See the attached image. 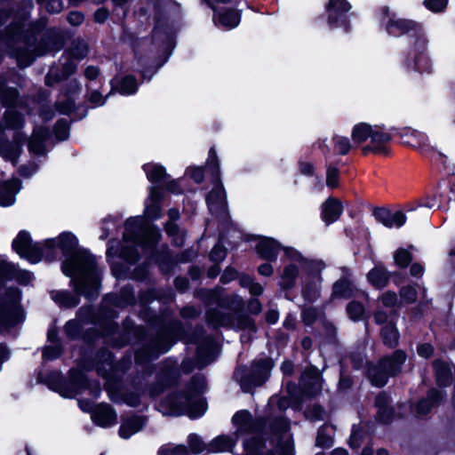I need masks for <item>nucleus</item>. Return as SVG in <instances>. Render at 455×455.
Listing matches in <instances>:
<instances>
[{
	"label": "nucleus",
	"mask_w": 455,
	"mask_h": 455,
	"mask_svg": "<svg viewBox=\"0 0 455 455\" xmlns=\"http://www.w3.org/2000/svg\"><path fill=\"white\" fill-rule=\"evenodd\" d=\"M158 455H188V453L186 446L169 443L159 449Z\"/></svg>",
	"instance_id": "45"
},
{
	"label": "nucleus",
	"mask_w": 455,
	"mask_h": 455,
	"mask_svg": "<svg viewBox=\"0 0 455 455\" xmlns=\"http://www.w3.org/2000/svg\"><path fill=\"white\" fill-rule=\"evenodd\" d=\"M217 351V344L211 339H207L200 344L197 348V357L199 367H204L210 363L214 358Z\"/></svg>",
	"instance_id": "30"
},
{
	"label": "nucleus",
	"mask_w": 455,
	"mask_h": 455,
	"mask_svg": "<svg viewBox=\"0 0 455 455\" xmlns=\"http://www.w3.org/2000/svg\"><path fill=\"white\" fill-rule=\"evenodd\" d=\"M113 87H116L123 95H131L136 92L138 84L132 76H127L119 82H115V84H113Z\"/></svg>",
	"instance_id": "40"
},
{
	"label": "nucleus",
	"mask_w": 455,
	"mask_h": 455,
	"mask_svg": "<svg viewBox=\"0 0 455 455\" xmlns=\"http://www.w3.org/2000/svg\"><path fill=\"white\" fill-rule=\"evenodd\" d=\"M169 221L165 225V232L172 236L176 245L181 246L184 243L185 235L180 231L178 226L174 223L180 218V212L177 209H170L168 212Z\"/></svg>",
	"instance_id": "29"
},
{
	"label": "nucleus",
	"mask_w": 455,
	"mask_h": 455,
	"mask_svg": "<svg viewBox=\"0 0 455 455\" xmlns=\"http://www.w3.org/2000/svg\"><path fill=\"white\" fill-rule=\"evenodd\" d=\"M181 183V180H172L167 183L166 189L172 193L180 194L182 192Z\"/></svg>",
	"instance_id": "63"
},
{
	"label": "nucleus",
	"mask_w": 455,
	"mask_h": 455,
	"mask_svg": "<svg viewBox=\"0 0 455 455\" xmlns=\"http://www.w3.org/2000/svg\"><path fill=\"white\" fill-rule=\"evenodd\" d=\"M405 358V354L401 350H397L391 357H385L377 365L371 367L368 371V375L371 383L377 387L384 386L390 376L401 371Z\"/></svg>",
	"instance_id": "10"
},
{
	"label": "nucleus",
	"mask_w": 455,
	"mask_h": 455,
	"mask_svg": "<svg viewBox=\"0 0 455 455\" xmlns=\"http://www.w3.org/2000/svg\"><path fill=\"white\" fill-rule=\"evenodd\" d=\"M81 325L76 320H70L65 325V332L70 338H76L80 332Z\"/></svg>",
	"instance_id": "54"
},
{
	"label": "nucleus",
	"mask_w": 455,
	"mask_h": 455,
	"mask_svg": "<svg viewBox=\"0 0 455 455\" xmlns=\"http://www.w3.org/2000/svg\"><path fill=\"white\" fill-rule=\"evenodd\" d=\"M37 169H38L37 164H36L35 163H30L27 165L21 166L19 170V172L21 176L28 178L32 174L36 172Z\"/></svg>",
	"instance_id": "60"
},
{
	"label": "nucleus",
	"mask_w": 455,
	"mask_h": 455,
	"mask_svg": "<svg viewBox=\"0 0 455 455\" xmlns=\"http://www.w3.org/2000/svg\"><path fill=\"white\" fill-rule=\"evenodd\" d=\"M272 367L273 362L269 358H261L254 361L252 364L253 376L251 379L247 377L240 378L242 388L248 392L251 387L261 385L268 376Z\"/></svg>",
	"instance_id": "15"
},
{
	"label": "nucleus",
	"mask_w": 455,
	"mask_h": 455,
	"mask_svg": "<svg viewBox=\"0 0 455 455\" xmlns=\"http://www.w3.org/2000/svg\"><path fill=\"white\" fill-rule=\"evenodd\" d=\"M161 236L159 229L148 223L142 216L130 218L124 224L123 243L110 241L107 250V259L111 265L113 275L116 278L126 276L125 270L122 269L115 261L116 258L124 259L127 263H134L138 259V248L142 250L152 248Z\"/></svg>",
	"instance_id": "3"
},
{
	"label": "nucleus",
	"mask_w": 455,
	"mask_h": 455,
	"mask_svg": "<svg viewBox=\"0 0 455 455\" xmlns=\"http://www.w3.org/2000/svg\"><path fill=\"white\" fill-rule=\"evenodd\" d=\"M205 388L204 377L200 374L194 376L184 393L171 395L161 403L163 412L174 416L186 414L191 419L201 417L207 409L201 396Z\"/></svg>",
	"instance_id": "5"
},
{
	"label": "nucleus",
	"mask_w": 455,
	"mask_h": 455,
	"mask_svg": "<svg viewBox=\"0 0 455 455\" xmlns=\"http://www.w3.org/2000/svg\"><path fill=\"white\" fill-rule=\"evenodd\" d=\"M214 11L213 22L216 26L232 29L240 23V13L235 9H224L220 4L232 3L231 0H204Z\"/></svg>",
	"instance_id": "14"
},
{
	"label": "nucleus",
	"mask_w": 455,
	"mask_h": 455,
	"mask_svg": "<svg viewBox=\"0 0 455 455\" xmlns=\"http://www.w3.org/2000/svg\"><path fill=\"white\" fill-rule=\"evenodd\" d=\"M164 194L158 186H152L145 201V215L151 220H158L162 215L160 207Z\"/></svg>",
	"instance_id": "21"
},
{
	"label": "nucleus",
	"mask_w": 455,
	"mask_h": 455,
	"mask_svg": "<svg viewBox=\"0 0 455 455\" xmlns=\"http://www.w3.org/2000/svg\"><path fill=\"white\" fill-rule=\"evenodd\" d=\"M380 300L384 307H393L397 302V296L395 292L387 291L381 296Z\"/></svg>",
	"instance_id": "57"
},
{
	"label": "nucleus",
	"mask_w": 455,
	"mask_h": 455,
	"mask_svg": "<svg viewBox=\"0 0 455 455\" xmlns=\"http://www.w3.org/2000/svg\"><path fill=\"white\" fill-rule=\"evenodd\" d=\"M20 189L21 183L18 179H12L0 184V205L4 207L12 205Z\"/></svg>",
	"instance_id": "24"
},
{
	"label": "nucleus",
	"mask_w": 455,
	"mask_h": 455,
	"mask_svg": "<svg viewBox=\"0 0 455 455\" xmlns=\"http://www.w3.org/2000/svg\"><path fill=\"white\" fill-rule=\"evenodd\" d=\"M350 4L345 0H329L327 13L328 23L331 27L338 25L344 14L350 10Z\"/></svg>",
	"instance_id": "26"
},
{
	"label": "nucleus",
	"mask_w": 455,
	"mask_h": 455,
	"mask_svg": "<svg viewBox=\"0 0 455 455\" xmlns=\"http://www.w3.org/2000/svg\"><path fill=\"white\" fill-rule=\"evenodd\" d=\"M324 411L320 406H315L307 412V417L311 419H323Z\"/></svg>",
	"instance_id": "62"
},
{
	"label": "nucleus",
	"mask_w": 455,
	"mask_h": 455,
	"mask_svg": "<svg viewBox=\"0 0 455 455\" xmlns=\"http://www.w3.org/2000/svg\"><path fill=\"white\" fill-rule=\"evenodd\" d=\"M389 397L386 394L376 396L375 405L378 408V418L382 422H387L394 415L393 409L388 408Z\"/></svg>",
	"instance_id": "35"
},
{
	"label": "nucleus",
	"mask_w": 455,
	"mask_h": 455,
	"mask_svg": "<svg viewBox=\"0 0 455 455\" xmlns=\"http://www.w3.org/2000/svg\"><path fill=\"white\" fill-rule=\"evenodd\" d=\"M39 4L52 13H58L63 9V3L61 0H37Z\"/></svg>",
	"instance_id": "49"
},
{
	"label": "nucleus",
	"mask_w": 455,
	"mask_h": 455,
	"mask_svg": "<svg viewBox=\"0 0 455 455\" xmlns=\"http://www.w3.org/2000/svg\"><path fill=\"white\" fill-rule=\"evenodd\" d=\"M92 421L102 427H109L116 423V413L108 404H99L92 413Z\"/></svg>",
	"instance_id": "23"
},
{
	"label": "nucleus",
	"mask_w": 455,
	"mask_h": 455,
	"mask_svg": "<svg viewBox=\"0 0 455 455\" xmlns=\"http://www.w3.org/2000/svg\"><path fill=\"white\" fill-rule=\"evenodd\" d=\"M207 167L212 170L215 181L213 188L206 197V203L210 212L213 214L224 212L226 210V193L222 183L220 181V164L216 151L211 148L207 161Z\"/></svg>",
	"instance_id": "9"
},
{
	"label": "nucleus",
	"mask_w": 455,
	"mask_h": 455,
	"mask_svg": "<svg viewBox=\"0 0 455 455\" xmlns=\"http://www.w3.org/2000/svg\"><path fill=\"white\" fill-rule=\"evenodd\" d=\"M143 170L147 175L148 180L153 183L162 182L166 177L164 167L158 164H146L143 165Z\"/></svg>",
	"instance_id": "37"
},
{
	"label": "nucleus",
	"mask_w": 455,
	"mask_h": 455,
	"mask_svg": "<svg viewBox=\"0 0 455 455\" xmlns=\"http://www.w3.org/2000/svg\"><path fill=\"white\" fill-rule=\"evenodd\" d=\"M188 443L191 451L195 454L201 453L206 450L209 451V444H205L196 434L188 435Z\"/></svg>",
	"instance_id": "44"
},
{
	"label": "nucleus",
	"mask_w": 455,
	"mask_h": 455,
	"mask_svg": "<svg viewBox=\"0 0 455 455\" xmlns=\"http://www.w3.org/2000/svg\"><path fill=\"white\" fill-rule=\"evenodd\" d=\"M24 24H15L10 30L9 40L14 44H20L25 46L12 51V54L16 58L19 66L28 67L30 65L36 56L43 55L51 52H57L62 47V37L60 35H55L52 38L48 36L44 41V47L39 46L36 52H32L28 48L26 36L23 35Z\"/></svg>",
	"instance_id": "6"
},
{
	"label": "nucleus",
	"mask_w": 455,
	"mask_h": 455,
	"mask_svg": "<svg viewBox=\"0 0 455 455\" xmlns=\"http://www.w3.org/2000/svg\"><path fill=\"white\" fill-rule=\"evenodd\" d=\"M424 5L434 12H442L447 5V0H425Z\"/></svg>",
	"instance_id": "52"
},
{
	"label": "nucleus",
	"mask_w": 455,
	"mask_h": 455,
	"mask_svg": "<svg viewBox=\"0 0 455 455\" xmlns=\"http://www.w3.org/2000/svg\"><path fill=\"white\" fill-rule=\"evenodd\" d=\"M300 386L306 395H314L322 388V379L317 368L310 367L306 370L300 379Z\"/></svg>",
	"instance_id": "20"
},
{
	"label": "nucleus",
	"mask_w": 455,
	"mask_h": 455,
	"mask_svg": "<svg viewBox=\"0 0 455 455\" xmlns=\"http://www.w3.org/2000/svg\"><path fill=\"white\" fill-rule=\"evenodd\" d=\"M68 20L74 26H78L84 21V15L79 12H72L68 16Z\"/></svg>",
	"instance_id": "64"
},
{
	"label": "nucleus",
	"mask_w": 455,
	"mask_h": 455,
	"mask_svg": "<svg viewBox=\"0 0 455 455\" xmlns=\"http://www.w3.org/2000/svg\"><path fill=\"white\" fill-rule=\"evenodd\" d=\"M354 288L352 283L343 276L333 284L332 298H349L353 296Z\"/></svg>",
	"instance_id": "38"
},
{
	"label": "nucleus",
	"mask_w": 455,
	"mask_h": 455,
	"mask_svg": "<svg viewBox=\"0 0 455 455\" xmlns=\"http://www.w3.org/2000/svg\"><path fill=\"white\" fill-rule=\"evenodd\" d=\"M347 312L350 319L353 321H358L362 319L364 314V307L361 303L352 301L347 305Z\"/></svg>",
	"instance_id": "46"
},
{
	"label": "nucleus",
	"mask_w": 455,
	"mask_h": 455,
	"mask_svg": "<svg viewBox=\"0 0 455 455\" xmlns=\"http://www.w3.org/2000/svg\"><path fill=\"white\" fill-rule=\"evenodd\" d=\"M56 250L64 256L61 264L62 273L73 281L76 289L83 282H90L93 286L98 283V269L94 257L86 250L78 247V240L71 232H63L44 243V257L48 260L57 258Z\"/></svg>",
	"instance_id": "2"
},
{
	"label": "nucleus",
	"mask_w": 455,
	"mask_h": 455,
	"mask_svg": "<svg viewBox=\"0 0 455 455\" xmlns=\"http://www.w3.org/2000/svg\"><path fill=\"white\" fill-rule=\"evenodd\" d=\"M56 108L60 113L68 115L74 109V100L68 97L64 102L58 101Z\"/></svg>",
	"instance_id": "56"
},
{
	"label": "nucleus",
	"mask_w": 455,
	"mask_h": 455,
	"mask_svg": "<svg viewBox=\"0 0 455 455\" xmlns=\"http://www.w3.org/2000/svg\"><path fill=\"white\" fill-rule=\"evenodd\" d=\"M61 354V348L58 344L51 345L44 349L43 356L46 360L56 359Z\"/></svg>",
	"instance_id": "53"
},
{
	"label": "nucleus",
	"mask_w": 455,
	"mask_h": 455,
	"mask_svg": "<svg viewBox=\"0 0 455 455\" xmlns=\"http://www.w3.org/2000/svg\"><path fill=\"white\" fill-rule=\"evenodd\" d=\"M376 220L387 228H401L406 221L404 213L401 211L379 209L374 212Z\"/></svg>",
	"instance_id": "22"
},
{
	"label": "nucleus",
	"mask_w": 455,
	"mask_h": 455,
	"mask_svg": "<svg viewBox=\"0 0 455 455\" xmlns=\"http://www.w3.org/2000/svg\"><path fill=\"white\" fill-rule=\"evenodd\" d=\"M49 136V131L46 128L39 127L34 130L33 135L28 142V148L36 155H42L44 152V140Z\"/></svg>",
	"instance_id": "31"
},
{
	"label": "nucleus",
	"mask_w": 455,
	"mask_h": 455,
	"mask_svg": "<svg viewBox=\"0 0 455 455\" xmlns=\"http://www.w3.org/2000/svg\"><path fill=\"white\" fill-rule=\"evenodd\" d=\"M394 259L395 263L401 267H406L411 260L410 252L404 249L397 250L394 255Z\"/></svg>",
	"instance_id": "50"
},
{
	"label": "nucleus",
	"mask_w": 455,
	"mask_h": 455,
	"mask_svg": "<svg viewBox=\"0 0 455 455\" xmlns=\"http://www.w3.org/2000/svg\"><path fill=\"white\" fill-rule=\"evenodd\" d=\"M187 174L189 175L196 183H200L204 180V171L200 167H191L188 169Z\"/></svg>",
	"instance_id": "59"
},
{
	"label": "nucleus",
	"mask_w": 455,
	"mask_h": 455,
	"mask_svg": "<svg viewBox=\"0 0 455 455\" xmlns=\"http://www.w3.org/2000/svg\"><path fill=\"white\" fill-rule=\"evenodd\" d=\"M332 427L324 425L319 428L315 444L319 447H330L332 443Z\"/></svg>",
	"instance_id": "43"
},
{
	"label": "nucleus",
	"mask_w": 455,
	"mask_h": 455,
	"mask_svg": "<svg viewBox=\"0 0 455 455\" xmlns=\"http://www.w3.org/2000/svg\"><path fill=\"white\" fill-rule=\"evenodd\" d=\"M367 279L374 287L383 288L388 283L389 275L382 266H376L368 273Z\"/></svg>",
	"instance_id": "34"
},
{
	"label": "nucleus",
	"mask_w": 455,
	"mask_h": 455,
	"mask_svg": "<svg viewBox=\"0 0 455 455\" xmlns=\"http://www.w3.org/2000/svg\"><path fill=\"white\" fill-rule=\"evenodd\" d=\"M374 126H371L366 123H360L355 124L351 132L352 140L354 144L360 145L366 141L368 139H371V135Z\"/></svg>",
	"instance_id": "36"
},
{
	"label": "nucleus",
	"mask_w": 455,
	"mask_h": 455,
	"mask_svg": "<svg viewBox=\"0 0 455 455\" xmlns=\"http://www.w3.org/2000/svg\"><path fill=\"white\" fill-rule=\"evenodd\" d=\"M335 149L341 155H346L351 149V143L347 137L335 136L333 138Z\"/></svg>",
	"instance_id": "47"
},
{
	"label": "nucleus",
	"mask_w": 455,
	"mask_h": 455,
	"mask_svg": "<svg viewBox=\"0 0 455 455\" xmlns=\"http://www.w3.org/2000/svg\"><path fill=\"white\" fill-rule=\"evenodd\" d=\"M380 21L394 36L410 33L414 37L412 48L405 62L406 67L420 73L430 72L432 64L427 54L428 39L422 27L412 20L395 18L387 7L381 9Z\"/></svg>",
	"instance_id": "4"
},
{
	"label": "nucleus",
	"mask_w": 455,
	"mask_h": 455,
	"mask_svg": "<svg viewBox=\"0 0 455 455\" xmlns=\"http://www.w3.org/2000/svg\"><path fill=\"white\" fill-rule=\"evenodd\" d=\"M381 335L384 343L389 347H394L397 344L399 337L398 331L391 321L387 322V324L382 328Z\"/></svg>",
	"instance_id": "42"
},
{
	"label": "nucleus",
	"mask_w": 455,
	"mask_h": 455,
	"mask_svg": "<svg viewBox=\"0 0 455 455\" xmlns=\"http://www.w3.org/2000/svg\"><path fill=\"white\" fill-rule=\"evenodd\" d=\"M287 254L301 267H307V274L302 275V294L308 301L315 300L320 295L321 272L324 265L321 261L307 260L297 250H288Z\"/></svg>",
	"instance_id": "7"
},
{
	"label": "nucleus",
	"mask_w": 455,
	"mask_h": 455,
	"mask_svg": "<svg viewBox=\"0 0 455 455\" xmlns=\"http://www.w3.org/2000/svg\"><path fill=\"white\" fill-rule=\"evenodd\" d=\"M326 185L334 188L339 185V170L336 167L329 166L326 172Z\"/></svg>",
	"instance_id": "51"
},
{
	"label": "nucleus",
	"mask_w": 455,
	"mask_h": 455,
	"mask_svg": "<svg viewBox=\"0 0 455 455\" xmlns=\"http://www.w3.org/2000/svg\"><path fill=\"white\" fill-rule=\"evenodd\" d=\"M226 257V249L220 243L216 244L210 253V259L214 262H220Z\"/></svg>",
	"instance_id": "55"
},
{
	"label": "nucleus",
	"mask_w": 455,
	"mask_h": 455,
	"mask_svg": "<svg viewBox=\"0 0 455 455\" xmlns=\"http://www.w3.org/2000/svg\"><path fill=\"white\" fill-rule=\"evenodd\" d=\"M88 384L84 372L80 370L73 369L69 371V382L59 384L56 391L63 397L72 398L87 388Z\"/></svg>",
	"instance_id": "16"
},
{
	"label": "nucleus",
	"mask_w": 455,
	"mask_h": 455,
	"mask_svg": "<svg viewBox=\"0 0 455 455\" xmlns=\"http://www.w3.org/2000/svg\"><path fill=\"white\" fill-rule=\"evenodd\" d=\"M54 134L59 140H64L68 138L69 127L66 120H60L54 127Z\"/></svg>",
	"instance_id": "48"
},
{
	"label": "nucleus",
	"mask_w": 455,
	"mask_h": 455,
	"mask_svg": "<svg viewBox=\"0 0 455 455\" xmlns=\"http://www.w3.org/2000/svg\"><path fill=\"white\" fill-rule=\"evenodd\" d=\"M235 441L228 435H220L214 438L209 443V451L211 452H225L233 449Z\"/></svg>",
	"instance_id": "39"
},
{
	"label": "nucleus",
	"mask_w": 455,
	"mask_h": 455,
	"mask_svg": "<svg viewBox=\"0 0 455 455\" xmlns=\"http://www.w3.org/2000/svg\"><path fill=\"white\" fill-rule=\"evenodd\" d=\"M285 257L289 262L285 263L283 270L280 275V285L284 289H291L296 283V279L299 276V269L303 274H307V267H301L299 262L293 260L288 254V250H294L293 248L284 247Z\"/></svg>",
	"instance_id": "19"
},
{
	"label": "nucleus",
	"mask_w": 455,
	"mask_h": 455,
	"mask_svg": "<svg viewBox=\"0 0 455 455\" xmlns=\"http://www.w3.org/2000/svg\"><path fill=\"white\" fill-rule=\"evenodd\" d=\"M4 93L5 104L11 105L4 115L5 125L10 129H18L23 124V118L21 116V113L19 112L18 108L20 109H25L26 108L23 107L21 104L16 105V100L18 96L16 90L10 89L6 91Z\"/></svg>",
	"instance_id": "17"
},
{
	"label": "nucleus",
	"mask_w": 455,
	"mask_h": 455,
	"mask_svg": "<svg viewBox=\"0 0 455 455\" xmlns=\"http://www.w3.org/2000/svg\"><path fill=\"white\" fill-rule=\"evenodd\" d=\"M400 295L402 299L407 303L412 302L416 299L415 289L411 286L402 288Z\"/></svg>",
	"instance_id": "58"
},
{
	"label": "nucleus",
	"mask_w": 455,
	"mask_h": 455,
	"mask_svg": "<svg viewBox=\"0 0 455 455\" xmlns=\"http://www.w3.org/2000/svg\"><path fill=\"white\" fill-rule=\"evenodd\" d=\"M232 421L236 428V435H251L244 442V455H294L290 424L285 419H277L271 426L269 433L265 431L262 420H251L248 411L236 412Z\"/></svg>",
	"instance_id": "1"
},
{
	"label": "nucleus",
	"mask_w": 455,
	"mask_h": 455,
	"mask_svg": "<svg viewBox=\"0 0 455 455\" xmlns=\"http://www.w3.org/2000/svg\"><path fill=\"white\" fill-rule=\"evenodd\" d=\"M434 367L435 370L437 384L441 387L449 386L454 374L452 368L449 364L440 361L435 362Z\"/></svg>",
	"instance_id": "33"
},
{
	"label": "nucleus",
	"mask_w": 455,
	"mask_h": 455,
	"mask_svg": "<svg viewBox=\"0 0 455 455\" xmlns=\"http://www.w3.org/2000/svg\"><path fill=\"white\" fill-rule=\"evenodd\" d=\"M87 53L88 47L85 43H75L68 51L64 52L61 58V74H59L58 68H52L46 76V84L52 85L57 81L73 74L76 68V62L85 58Z\"/></svg>",
	"instance_id": "8"
},
{
	"label": "nucleus",
	"mask_w": 455,
	"mask_h": 455,
	"mask_svg": "<svg viewBox=\"0 0 455 455\" xmlns=\"http://www.w3.org/2000/svg\"><path fill=\"white\" fill-rule=\"evenodd\" d=\"M281 249L277 241L268 237L260 238L256 246L259 257L267 260H275Z\"/></svg>",
	"instance_id": "25"
},
{
	"label": "nucleus",
	"mask_w": 455,
	"mask_h": 455,
	"mask_svg": "<svg viewBox=\"0 0 455 455\" xmlns=\"http://www.w3.org/2000/svg\"><path fill=\"white\" fill-rule=\"evenodd\" d=\"M403 143L411 147H424L426 142V136L421 132L414 130H409L402 136Z\"/></svg>",
	"instance_id": "41"
},
{
	"label": "nucleus",
	"mask_w": 455,
	"mask_h": 455,
	"mask_svg": "<svg viewBox=\"0 0 455 455\" xmlns=\"http://www.w3.org/2000/svg\"><path fill=\"white\" fill-rule=\"evenodd\" d=\"M206 321L212 327H230L255 331L254 323L248 316L242 315H234L224 312L222 306L217 309H209L206 313Z\"/></svg>",
	"instance_id": "11"
},
{
	"label": "nucleus",
	"mask_w": 455,
	"mask_h": 455,
	"mask_svg": "<svg viewBox=\"0 0 455 455\" xmlns=\"http://www.w3.org/2000/svg\"><path fill=\"white\" fill-rule=\"evenodd\" d=\"M89 101L95 107L102 106L106 101V98H103L99 92L92 91L89 94Z\"/></svg>",
	"instance_id": "61"
},
{
	"label": "nucleus",
	"mask_w": 455,
	"mask_h": 455,
	"mask_svg": "<svg viewBox=\"0 0 455 455\" xmlns=\"http://www.w3.org/2000/svg\"><path fill=\"white\" fill-rule=\"evenodd\" d=\"M442 398H443L442 392L435 390V389L430 390L427 395V398L419 401V403L417 404V407H416L417 415L418 416L426 415L427 412L430 411L432 407L434 405H435L438 403V401H440Z\"/></svg>",
	"instance_id": "32"
},
{
	"label": "nucleus",
	"mask_w": 455,
	"mask_h": 455,
	"mask_svg": "<svg viewBox=\"0 0 455 455\" xmlns=\"http://www.w3.org/2000/svg\"><path fill=\"white\" fill-rule=\"evenodd\" d=\"M145 419L140 416H132L124 419L119 428V435L124 439L130 438L138 433L144 426Z\"/></svg>",
	"instance_id": "28"
},
{
	"label": "nucleus",
	"mask_w": 455,
	"mask_h": 455,
	"mask_svg": "<svg viewBox=\"0 0 455 455\" xmlns=\"http://www.w3.org/2000/svg\"><path fill=\"white\" fill-rule=\"evenodd\" d=\"M13 250L21 257L31 263L40 261L44 256V247L31 242L30 235L26 231H20L12 242Z\"/></svg>",
	"instance_id": "13"
},
{
	"label": "nucleus",
	"mask_w": 455,
	"mask_h": 455,
	"mask_svg": "<svg viewBox=\"0 0 455 455\" xmlns=\"http://www.w3.org/2000/svg\"><path fill=\"white\" fill-rule=\"evenodd\" d=\"M391 135L381 126L375 125L371 135L370 143L363 148V154L373 152L375 154H387Z\"/></svg>",
	"instance_id": "18"
},
{
	"label": "nucleus",
	"mask_w": 455,
	"mask_h": 455,
	"mask_svg": "<svg viewBox=\"0 0 455 455\" xmlns=\"http://www.w3.org/2000/svg\"><path fill=\"white\" fill-rule=\"evenodd\" d=\"M71 277V283L74 286L76 294L68 291H54L51 293V298L61 307H74L79 304V295L83 294L88 298H92L98 293L100 286V273L98 272V283L93 286L90 282H83L79 289H76L75 283Z\"/></svg>",
	"instance_id": "12"
},
{
	"label": "nucleus",
	"mask_w": 455,
	"mask_h": 455,
	"mask_svg": "<svg viewBox=\"0 0 455 455\" xmlns=\"http://www.w3.org/2000/svg\"><path fill=\"white\" fill-rule=\"evenodd\" d=\"M342 212L341 203L336 198L330 197L322 205L321 217L325 224L330 225L339 220Z\"/></svg>",
	"instance_id": "27"
}]
</instances>
